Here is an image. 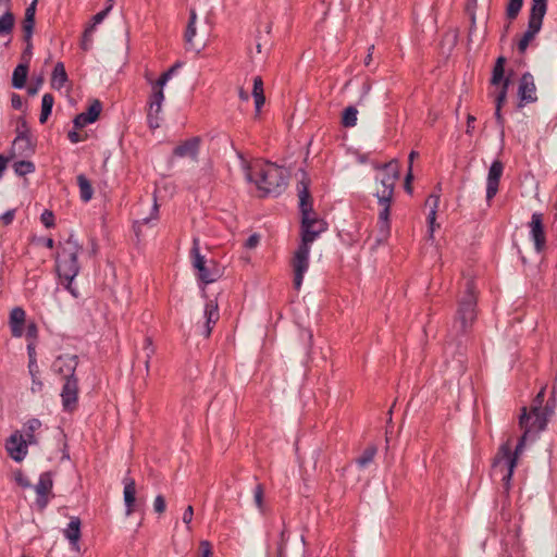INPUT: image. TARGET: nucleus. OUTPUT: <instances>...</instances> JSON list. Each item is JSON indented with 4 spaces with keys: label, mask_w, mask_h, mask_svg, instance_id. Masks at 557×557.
<instances>
[{
    "label": "nucleus",
    "mask_w": 557,
    "mask_h": 557,
    "mask_svg": "<svg viewBox=\"0 0 557 557\" xmlns=\"http://www.w3.org/2000/svg\"><path fill=\"white\" fill-rule=\"evenodd\" d=\"M299 207L301 212V243L294 252L292 267L294 273V288L299 290L304 275L309 269L310 245L317 237L326 230L323 220L315 216L312 211L311 198L308 189V183L304 180L298 184Z\"/></svg>",
    "instance_id": "1"
},
{
    "label": "nucleus",
    "mask_w": 557,
    "mask_h": 557,
    "mask_svg": "<svg viewBox=\"0 0 557 557\" xmlns=\"http://www.w3.org/2000/svg\"><path fill=\"white\" fill-rule=\"evenodd\" d=\"M549 417L550 416H547V412L533 413L532 411H529L527 407L521 409L519 425L523 431V434L518 442L515 451L511 450L510 441H507L499 447L493 461V475L500 479L506 493L510 488V481L517 465V459L524 448L527 438L543 431Z\"/></svg>",
    "instance_id": "2"
},
{
    "label": "nucleus",
    "mask_w": 557,
    "mask_h": 557,
    "mask_svg": "<svg viewBox=\"0 0 557 557\" xmlns=\"http://www.w3.org/2000/svg\"><path fill=\"white\" fill-rule=\"evenodd\" d=\"M246 177L264 194H280L286 184L283 169L273 163L256 162L247 166Z\"/></svg>",
    "instance_id": "3"
},
{
    "label": "nucleus",
    "mask_w": 557,
    "mask_h": 557,
    "mask_svg": "<svg viewBox=\"0 0 557 557\" xmlns=\"http://www.w3.org/2000/svg\"><path fill=\"white\" fill-rule=\"evenodd\" d=\"M81 250L78 242L70 236L61 247L57 258V270L59 276L66 282L65 288L74 296L77 297L76 289L72 287L73 280L79 272L77 262V255Z\"/></svg>",
    "instance_id": "4"
},
{
    "label": "nucleus",
    "mask_w": 557,
    "mask_h": 557,
    "mask_svg": "<svg viewBox=\"0 0 557 557\" xmlns=\"http://www.w3.org/2000/svg\"><path fill=\"white\" fill-rule=\"evenodd\" d=\"M475 307V286L472 280H467L463 294L458 301V310L454 325L459 332H466L467 329L472 325L476 318Z\"/></svg>",
    "instance_id": "5"
},
{
    "label": "nucleus",
    "mask_w": 557,
    "mask_h": 557,
    "mask_svg": "<svg viewBox=\"0 0 557 557\" xmlns=\"http://www.w3.org/2000/svg\"><path fill=\"white\" fill-rule=\"evenodd\" d=\"M399 178L396 161H391L379 169L374 196L383 201H392L394 188Z\"/></svg>",
    "instance_id": "6"
},
{
    "label": "nucleus",
    "mask_w": 557,
    "mask_h": 557,
    "mask_svg": "<svg viewBox=\"0 0 557 557\" xmlns=\"http://www.w3.org/2000/svg\"><path fill=\"white\" fill-rule=\"evenodd\" d=\"M547 11V0H531L528 29L518 42V49L523 53L529 44L535 38L542 27L543 18Z\"/></svg>",
    "instance_id": "7"
},
{
    "label": "nucleus",
    "mask_w": 557,
    "mask_h": 557,
    "mask_svg": "<svg viewBox=\"0 0 557 557\" xmlns=\"http://www.w3.org/2000/svg\"><path fill=\"white\" fill-rule=\"evenodd\" d=\"M191 257L193 265L198 271L197 276L202 283H213L221 276V271L214 261H207L206 258L200 255L198 239H194Z\"/></svg>",
    "instance_id": "8"
},
{
    "label": "nucleus",
    "mask_w": 557,
    "mask_h": 557,
    "mask_svg": "<svg viewBox=\"0 0 557 557\" xmlns=\"http://www.w3.org/2000/svg\"><path fill=\"white\" fill-rule=\"evenodd\" d=\"M164 101L163 90L152 89L148 102L147 121L150 128L154 129L160 126L162 103Z\"/></svg>",
    "instance_id": "9"
},
{
    "label": "nucleus",
    "mask_w": 557,
    "mask_h": 557,
    "mask_svg": "<svg viewBox=\"0 0 557 557\" xmlns=\"http://www.w3.org/2000/svg\"><path fill=\"white\" fill-rule=\"evenodd\" d=\"M518 96L520 98L519 107H522L523 103H532L537 100L536 86L532 74L524 73L520 78Z\"/></svg>",
    "instance_id": "10"
},
{
    "label": "nucleus",
    "mask_w": 557,
    "mask_h": 557,
    "mask_svg": "<svg viewBox=\"0 0 557 557\" xmlns=\"http://www.w3.org/2000/svg\"><path fill=\"white\" fill-rule=\"evenodd\" d=\"M62 406L66 411H73L77 406L78 400V383L76 377H69L63 384L62 392Z\"/></svg>",
    "instance_id": "11"
},
{
    "label": "nucleus",
    "mask_w": 557,
    "mask_h": 557,
    "mask_svg": "<svg viewBox=\"0 0 557 557\" xmlns=\"http://www.w3.org/2000/svg\"><path fill=\"white\" fill-rule=\"evenodd\" d=\"M504 172V164L499 160H495L488 170L486 178V200L491 201L498 191L499 181Z\"/></svg>",
    "instance_id": "12"
},
{
    "label": "nucleus",
    "mask_w": 557,
    "mask_h": 557,
    "mask_svg": "<svg viewBox=\"0 0 557 557\" xmlns=\"http://www.w3.org/2000/svg\"><path fill=\"white\" fill-rule=\"evenodd\" d=\"M28 444V441L22 434L14 433L7 441L5 448L12 459L22 461L27 454Z\"/></svg>",
    "instance_id": "13"
},
{
    "label": "nucleus",
    "mask_w": 557,
    "mask_h": 557,
    "mask_svg": "<svg viewBox=\"0 0 557 557\" xmlns=\"http://www.w3.org/2000/svg\"><path fill=\"white\" fill-rule=\"evenodd\" d=\"M530 226V236L534 242V246L537 252H541L545 248L546 237L544 232L543 224V214L542 213H533L531 218Z\"/></svg>",
    "instance_id": "14"
},
{
    "label": "nucleus",
    "mask_w": 557,
    "mask_h": 557,
    "mask_svg": "<svg viewBox=\"0 0 557 557\" xmlns=\"http://www.w3.org/2000/svg\"><path fill=\"white\" fill-rule=\"evenodd\" d=\"M78 360L75 355H63L59 356L53 364L52 369L55 373L62 375L65 380L69 377H75L74 373L77 368Z\"/></svg>",
    "instance_id": "15"
},
{
    "label": "nucleus",
    "mask_w": 557,
    "mask_h": 557,
    "mask_svg": "<svg viewBox=\"0 0 557 557\" xmlns=\"http://www.w3.org/2000/svg\"><path fill=\"white\" fill-rule=\"evenodd\" d=\"M381 210L379 212L377 228L379 237L377 243H383L389 235V207L392 201H383L377 199Z\"/></svg>",
    "instance_id": "16"
},
{
    "label": "nucleus",
    "mask_w": 557,
    "mask_h": 557,
    "mask_svg": "<svg viewBox=\"0 0 557 557\" xmlns=\"http://www.w3.org/2000/svg\"><path fill=\"white\" fill-rule=\"evenodd\" d=\"M102 110V104L99 100H94L86 112L79 113L75 116L73 123L76 128H83L87 124L94 123L99 117Z\"/></svg>",
    "instance_id": "17"
},
{
    "label": "nucleus",
    "mask_w": 557,
    "mask_h": 557,
    "mask_svg": "<svg viewBox=\"0 0 557 557\" xmlns=\"http://www.w3.org/2000/svg\"><path fill=\"white\" fill-rule=\"evenodd\" d=\"M52 488V479L49 472L41 473L38 483L35 486L37 493V505L40 509H44L48 504V495Z\"/></svg>",
    "instance_id": "18"
},
{
    "label": "nucleus",
    "mask_w": 557,
    "mask_h": 557,
    "mask_svg": "<svg viewBox=\"0 0 557 557\" xmlns=\"http://www.w3.org/2000/svg\"><path fill=\"white\" fill-rule=\"evenodd\" d=\"M200 141L201 139L199 137H191L177 145L173 150V154L178 158H190L196 160L199 153Z\"/></svg>",
    "instance_id": "19"
},
{
    "label": "nucleus",
    "mask_w": 557,
    "mask_h": 557,
    "mask_svg": "<svg viewBox=\"0 0 557 557\" xmlns=\"http://www.w3.org/2000/svg\"><path fill=\"white\" fill-rule=\"evenodd\" d=\"M26 312L21 307H15L10 312L9 324L12 336L21 337L24 333L23 325L25 323Z\"/></svg>",
    "instance_id": "20"
},
{
    "label": "nucleus",
    "mask_w": 557,
    "mask_h": 557,
    "mask_svg": "<svg viewBox=\"0 0 557 557\" xmlns=\"http://www.w3.org/2000/svg\"><path fill=\"white\" fill-rule=\"evenodd\" d=\"M124 483V503L126 506V516H131L135 511L136 505V484L131 478H125Z\"/></svg>",
    "instance_id": "21"
},
{
    "label": "nucleus",
    "mask_w": 557,
    "mask_h": 557,
    "mask_svg": "<svg viewBox=\"0 0 557 557\" xmlns=\"http://www.w3.org/2000/svg\"><path fill=\"white\" fill-rule=\"evenodd\" d=\"M205 318H206V326L203 334L208 337L211 333L212 325L216 323L220 318L218 304L213 300H210L206 304L205 307Z\"/></svg>",
    "instance_id": "22"
},
{
    "label": "nucleus",
    "mask_w": 557,
    "mask_h": 557,
    "mask_svg": "<svg viewBox=\"0 0 557 557\" xmlns=\"http://www.w3.org/2000/svg\"><path fill=\"white\" fill-rule=\"evenodd\" d=\"M64 535L72 545V548L78 550V541L81 539V520L78 518L71 519L67 528L64 530Z\"/></svg>",
    "instance_id": "23"
},
{
    "label": "nucleus",
    "mask_w": 557,
    "mask_h": 557,
    "mask_svg": "<svg viewBox=\"0 0 557 557\" xmlns=\"http://www.w3.org/2000/svg\"><path fill=\"white\" fill-rule=\"evenodd\" d=\"M67 82V74L62 62H58L54 66L51 77V86L61 89Z\"/></svg>",
    "instance_id": "24"
},
{
    "label": "nucleus",
    "mask_w": 557,
    "mask_h": 557,
    "mask_svg": "<svg viewBox=\"0 0 557 557\" xmlns=\"http://www.w3.org/2000/svg\"><path fill=\"white\" fill-rule=\"evenodd\" d=\"M252 97L255 99L256 112L259 113L265 101L263 92V82L260 76H256L253 78Z\"/></svg>",
    "instance_id": "25"
},
{
    "label": "nucleus",
    "mask_w": 557,
    "mask_h": 557,
    "mask_svg": "<svg viewBox=\"0 0 557 557\" xmlns=\"http://www.w3.org/2000/svg\"><path fill=\"white\" fill-rule=\"evenodd\" d=\"M438 203L440 196L435 194L430 195L425 202V205L430 208V213L428 215V221L430 225V236L433 235V232L435 230L436 210L438 208Z\"/></svg>",
    "instance_id": "26"
},
{
    "label": "nucleus",
    "mask_w": 557,
    "mask_h": 557,
    "mask_svg": "<svg viewBox=\"0 0 557 557\" xmlns=\"http://www.w3.org/2000/svg\"><path fill=\"white\" fill-rule=\"evenodd\" d=\"M28 372L32 377V393H40L44 388V383L40 380V371L37 362H33V364H28Z\"/></svg>",
    "instance_id": "27"
},
{
    "label": "nucleus",
    "mask_w": 557,
    "mask_h": 557,
    "mask_svg": "<svg viewBox=\"0 0 557 557\" xmlns=\"http://www.w3.org/2000/svg\"><path fill=\"white\" fill-rule=\"evenodd\" d=\"M77 184L79 187L81 199L84 202H88L92 198V195H94V190H92L90 182L87 180V177L84 174H79L77 176Z\"/></svg>",
    "instance_id": "28"
},
{
    "label": "nucleus",
    "mask_w": 557,
    "mask_h": 557,
    "mask_svg": "<svg viewBox=\"0 0 557 557\" xmlns=\"http://www.w3.org/2000/svg\"><path fill=\"white\" fill-rule=\"evenodd\" d=\"M28 74V66L26 64H18L12 75V85L14 88H23L26 83Z\"/></svg>",
    "instance_id": "29"
},
{
    "label": "nucleus",
    "mask_w": 557,
    "mask_h": 557,
    "mask_svg": "<svg viewBox=\"0 0 557 557\" xmlns=\"http://www.w3.org/2000/svg\"><path fill=\"white\" fill-rule=\"evenodd\" d=\"M181 63L177 62L172 65L166 72H164L157 81L151 83V89L163 90L166 83L172 78L177 69L181 67Z\"/></svg>",
    "instance_id": "30"
},
{
    "label": "nucleus",
    "mask_w": 557,
    "mask_h": 557,
    "mask_svg": "<svg viewBox=\"0 0 557 557\" xmlns=\"http://www.w3.org/2000/svg\"><path fill=\"white\" fill-rule=\"evenodd\" d=\"M181 63L177 62L172 65L166 72H164L157 81L151 83V89L163 90L166 83L172 78L177 69L181 67Z\"/></svg>",
    "instance_id": "31"
},
{
    "label": "nucleus",
    "mask_w": 557,
    "mask_h": 557,
    "mask_svg": "<svg viewBox=\"0 0 557 557\" xmlns=\"http://www.w3.org/2000/svg\"><path fill=\"white\" fill-rule=\"evenodd\" d=\"M544 397H545V391H544V388H542L537 393L535 398L533 399V401L528 410L532 411L533 413L547 412V416H552L553 410L550 408H548L547 406H545V407L543 406Z\"/></svg>",
    "instance_id": "32"
},
{
    "label": "nucleus",
    "mask_w": 557,
    "mask_h": 557,
    "mask_svg": "<svg viewBox=\"0 0 557 557\" xmlns=\"http://www.w3.org/2000/svg\"><path fill=\"white\" fill-rule=\"evenodd\" d=\"M41 426V422L38 419H30L24 425V437L28 441L29 444H36L37 440L35 438V432L39 430Z\"/></svg>",
    "instance_id": "33"
},
{
    "label": "nucleus",
    "mask_w": 557,
    "mask_h": 557,
    "mask_svg": "<svg viewBox=\"0 0 557 557\" xmlns=\"http://www.w3.org/2000/svg\"><path fill=\"white\" fill-rule=\"evenodd\" d=\"M505 63H506V59L504 57H499L496 60V63L493 69L492 79H491L492 85H498L502 82L504 83V81L506 79V78H504Z\"/></svg>",
    "instance_id": "34"
},
{
    "label": "nucleus",
    "mask_w": 557,
    "mask_h": 557,
    "mask_svg": "<svg viewBox=\"0 0 557 557\" xmlns=\"http://www.w3.org/2000/svg\"><path fill=\"white\" fill-rule=\"evenodd\" d=\"M53 103H54V99L51 94H45L42 96L41 113H40V117H39L40 123H45L48 120L49 115L51 114Z\"/></svg>",
    "instance_id": "35"
},
{
    "label": "nucleus",
    "mask_w": 557,
    "mask_h": 557,
    "mask_svg": "<svg viewBox=\"0 0 557 557\" xmlns=\"http://www.w3.org/2000/svg\"><path fill=\"white\" fill-rule=\"evenodd\" d=\"M377 448L374 445L368 446L361 456L357 458L356 462L360 468L367 467L370 462L373 461L375 455H376Z\"/></svg>",
    "instance_id": "36"
},
{
    "label": "nucleus",
    "mask_w": 557,
    "mask_h": 557,
    "mask_svg": "<svg viewBox=\"0 0 557 557\" xmlns=\"http://www.w3.org/2000/svg\"><path fill=\"white\" fill-rule=\"evenodd\" d=\"M358 110L355 107H347L342 115V124L345 127H354L357 124Z\"/></svg>",
    "instance_id": "37"
},
{
    "label": "nucleus",
    "mask_w": 557,
    "mask_h": 557,
    "mask_svg": "<svg viewBox=\"0 0 557 557\" xmlns=\"http://www.w3.org/2000/svg\"><path fill=\"white\" fill-rule=\"evenodd\" d=\"M14 26V16L7 12L0 17V35L10 34Z\"/></svg>",
    "instance_id": "38"
},
{
    "label": "nucleus",
    "mask_w": 557,
    "mask_h": 557,
    "mask_svg": "<svg viewBox=\"0 0 557 557\" xmlns=\"http://www.w3.org/2000/svg\"><path fill=\"white\" fill-rule=\"evenodd\" d=\"M13 168L18 176H25L35 171V165L30 161H17L14 163Z\"/></svg>",
    "instance_id": "39"
},
{
    "label": "nucleus",
    "mask_w": 557,
    "mask_h": 557,
    "mask_svg": "<svg viewBox=\"0 0 557 557\" xmlns=\"http://www.w3.org/2000/svg\"><path fill=\"white\" fill-rule=\"evenodd\" d=\"M523 5V0H509L506 8V15L509 20H515L521 8Z\"/></svg>",
    "instance_id": "40"
},
{
    "label": "nucleus",
    "mask_w": 557,
    "mask_h": 557,
    "mask_svg": "<svg viewBox=\"0 0 557 557\" xmlns=\"http://www.w3.org/2000/svg\"><path fill=\"white\" fill-rule=\"evenodd\" d=\"M158 213H159V206L157 201L154 200L153 206L151 208V213L149 216L143 218L140 221H137L135 224L136 233H139V228L141 225L149 224L151 221L158 220Z\"/></svg>",
    "instance_id": "41"
},
{
    "label": "nucleus",
    "mask_w": 557,
    "mask_h": 557,
    "mask_svg": "<svg viewBox=\"0 0 557 557\" xmlns=\"http://www.w3.org/2000/svg\"><path fill=\"white\" fill-rule=\"evenodd\" d=\"M253 500L256 507L259 509L260 512H264V490L261 484H258L253 490Z\"/></svg>",
    "instance_id": "42"
},
{
    "label": "nucleus",
    "mask_w": 557,
    "mask_h": 557,
    "mask_svg": "<svg viewBox=\"0 0 557 557\" xmlns=\"http://www.w3.org/2000/svg\"><path fill=\"white\" fill-rule=\"evenodd\" d=\"M35 26V18L30 17H24L23 20V33H24V40L26 42H29L33 36Z\"/></svg>",
    "instance_id": "43"
},
{
    "label": "nucleus",
    "mask_w": 557,
    "mask_h": 557,
    "mask_svg": "<svg viewBox=\"0 0 557 557\" xmlns=\"http://www.w3.org/2000/svg\"><path fill=\"white\" fill-rule=\"evenodd\" d=\"M508 87H509V79L506 78L500 87V90L498 91V94L495 98L496 107H503V104L505 103L506 98H507Z\"/></svg>",
    "instance_id": "44"
},
{
    "label": "nucleus",
    "mask_w": 557,
    "mask_h": 557,
    "mask_svg": "<svg viewBox=\"0 0 557 557\" xmlns=\"http://www.w3.org/2000/svg\"><path fill=\"white\" fill-rule=\"evenodd\" d=\"M94 26H87L82 38L81 47L83 50H88L92 42Z\"/></svg>",
    "instance_id": "45"
},
{
    "label": "nucleus",
    "mask_w": 557,
    "mask_h": 557,
    "mask_svg": "<svg viewBox=\"0 0 557 557\" xmlns=\"http://www.w3.org/2000/svg\"><path fill=\"white\" fill-rule=\"evenodd\" d=\"M212 545L209 541H200L198 548V557H212Z\"/></svg>",
    "instance_id": "46"
},
{
    "label": "nucleus",
    "mask_w": 557,
    "mask_h": 557,
    "mask_svg": "<svg viewBox=\"0 0 557 557\" xmlns=\"http://www.w3.org/2000/svg\"><path fill=\"white\" fill-rule=\"evenodd\" d=\"M195 36H196V24L188 23L186 32H185V42L188 46V48H194L193 39Z\"/></svg>",
    "instance_id": "47"
},
{
    "label": "nucleus",
    "mask_w": 557,
    "mask_h": 557,
    "mask_svg": "<svg viewBox=\"0 0 557 557\" xmlns=\"http://www.w3.org/2000/svg\"><path fill=\"white\" fill-rule=\"evenodd\" d=\"M111 11V7H106L104 10L100 11L92 17V23L89 26H94V29L100 24Z\"/></svg>",
    "instance_id": "48"
},
{
    "label": "nucleus",
    "mask_w": 557,
    "mask_h": 557,
    "mask_svg": "<svg viewBox=\"0 0 557 557\" xmlns=\"http://www.w3.org/2000/svg\"><path fill=\"white\" fill-rule=\"evenodd\" d=\"M165 508L166 504L164 497L162 495H158L153 502L154 511L158 513H163L165 511Z\"/></svg>",
    "instance_id": "49"
},
{
    "label": "nucleus",
    "mask_w": 557,
    "mask_h": 557,
    "mask_svg": "<svg viewBox=\"0 0 557 557\" xmlns=\"http://www.w3.org/2000/svg\"><path fill=\"white\" fill-rule=\"evenodd\" d=\"M40 220L46 227H51L54 223L53 213L51 211L46 210L41 214Z\"/></svg>",
    "instance_id": "50"
},
{
    "label": "nucleus",
    "mask_w": 557,
    "mask_h": 557,
    "mask_svg": "<svg viewBox=\"0 0 557 557\" xmlns=\"http://www.w3.org/2000/svg\"><path fill=\"white\" fill-rule=\"evenodd\" d=\"M281 541L278 543V546H277V556L278 557H283L284 556V549H285V545L287 543V540H288V536L286 535V530H282L281 532Z\"/></svg>",
    "instance_id": "51"
},
{
    "label": "nucleus",
    "mask_w": 557,
    "mask_h": 557,
    "mask_svg": "<svg viewBox=\"0 0 557 557\" xmlns=\"http://www.w3.org/2000/svg\"><path fill=\"white\" fill-rule=\"evenodd\" d=\"M144 350H145L146 357L148 359H151L154 354V347H153V344H152V341L150 337L145 338Z\"/></svg>",
    "instance_id": "52"
},
{
    "label": "nucleus",
    "mask_w": 557,
    "mask_h": 557,
    "mask_svg": "<svg viewBox=\"0 0 557 557\" xmlns=\"http://www.w3.org/2000/svg\"><path fill=\"white\" fill-rule=\"evenodd\" d=\"M14 479H15L16 483L22 487L30 486V482L21 471L15 472Z\"/></svg>",
    "instance_id": "53"
},
{
    "label": "nucleus",
    "mask_w": 557,
    "mask_h": 557,
    "mask_svg": "<svg viewBox=\"0 0 557 557\" xmlns=\"http://www.w3.org/2000/svg\"><path fill=\"white\" fill-rule=\"evenodd\" d=\"M194 517L193 506H188L183 513V522L187 525L188 530H190V522Z\"/></svg>",
    "instance_id": "54"
},
{
    "label": "nucleus",
    "mask_w": 557,
    "mask_h": 557,
    "mask_svg": "<svg viewBox=\"0 0 557 557\" xmlns=\"http://www.w3.org/2000/svg\"><path fill=\"white\" fill-rule=\"evenodd\" d=\"M37 333H38V330H37L36 324L34 322L28 323V325L26 327V336L30 339H35L37 337Z\"/></svg>",
    "instance_id": "55"
},
{
    "label": "nucleus",
    "mask_w": 557,
    "mask_h": 557,
    "mask_svg": "<svg viewBox=\"0 0 557 557\" xmlns=\"http://www.w3.org/2000/svg\"><path fill=\"white\" fill-rule=\"evenodd\" d=\"M260 242V236L257 235V234H252L248 237V239L246 240V244L245 246L247 248H255Z\"/></svg>",
    "instance_id": "56"
},
{
    "label": "nucleus",
    "mask_w": 557,
    "mask_h": 557,
    "mask_svg": "<svg viewBox=\"0 0 557 557\" xmlns=\"http://www.w3.org/2000/svg\"><path fill=\"white\" fill-rule=\"evenodd\" d=\"M36 4L37 0H33V2L26 8L24 17L35 18Z\"/></svg>",
    "instance_id": "57"
},
{
    "label": "nucleus",
    "mask_w": 557,
    "mask_h": 557,
    "mask_svg": "<svg viewBox=\"0 0 557 557\" xmlns=\"http://www.w3.org/2000/svg\"><path fill=\"white\" fill-rule=\"evenodd\" d=\"M27 352H28V358H29L28 364H33V362H37L34 343H29L27 345Z\"/></svg>",
    "instance_id": "58"
},
{
    "label": "nucleus",
    "mask_w": 557,
    "mask_h": 557,
    "mask_svg": "<svg viewBox=\"0 0 557 557\" xmlns=\"http://www.w3.org/2000/svg\"><path fill=\"white\" fill-rule=\"evenodd\" d=\"M0 219L3 222V224L9 225L10 223H12L14 219V210H9L4 212Z\"/></svg>",
    "instance_id": "59"
},
{
    "label": "nucleus",
    "mask_w": 557,
    "mask_h": 557,
    "mask_svg": "<svg viewBox=\"0 0 557 557\" xmlns=\"http://www.w3.org/2000/svg\"><path fill=\"white\" fill-rule=\"evenodd\" d=\"M11 103H12V107H13L14 109H16V110H20V109H22V107H23V100H22V98H21L18 95H16V94H13V95H12Z\"/></svg>",
    "instance_id": "60"
},
{
    "label": "nucleus",
    "mask_w": 557,
    "mask_h": 557,
    "mask_svg": "<svg viewBox=\"0 0 557 557\" xmlns=\"http://www.w3.org/2000/svg\"><path fill=\"white\" fill-rule=\"evenodd\" d=\"M69 139L73 143V144H76V143H79L83 140V137L76 132V131H73V132H70L69 133Z\"/></svg>",
    "instance_id": "61"
},
{
    "label": "nucleus",
    "mask_w": 557,
    "mask_h": 557,
    "mask_svg": "<svg viewBox=\"0 0 557 557\" xmlns=\"http://www.w3.org/2000/svg\"><path fill=\"white\" fill-rule=\"evenodd\" d=\"M44 79L42 78H39L38 82H37V85H33L28 88V94L29 95H35L37 94L40 85L42 84Z\"/></svg>",
    "instance_id": "62"
},
{
    "label": "nucleus",
    "mask_w": 557,
    "mask_h": 557,
    "mask_svg": "<svg viewBox=\"0 0 557 557\" xmlns=\"http://www.w3.org/2000/svg\"><path fill=\"white\" fill-rule=\"evenodd\" d=\"M495 117H496V121L498 124H503L504 123V119H503V115H502V107H496L495 108Z\"/></svg>",
    "instance_id": "63"
},
{
    "label": "nucleus",
    "mask_w": 557,
    "mask_h": 557,
    "mask_svg": "<svg viewBox=\"0 0 557 557\" xmlns=\"http://www.w3.org/2000/svg\"><path fill=\"white\" fill-rule=\"evenodd\" d=\"M474 121H475V117L473 115H468V119H467V133H471V131L473 129Z\"/></svg>",
    "instance_id": "64"
}]
</instances>
